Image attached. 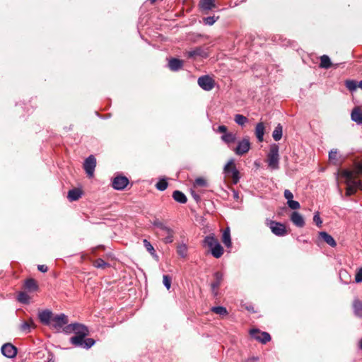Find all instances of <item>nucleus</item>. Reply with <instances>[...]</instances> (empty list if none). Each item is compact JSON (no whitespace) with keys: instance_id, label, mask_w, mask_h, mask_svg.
Wrapping results in <instances>:
<instances>
[{"instance_id":"4c0bfd02","label":"nucleus","mask_w":362,"mask_h":362,"mask_svg":"<svg viewBox=\"0 0 362 362\" xmlns=\"http://www.w3.org/2000/svg\"><path fill=\"white\" fill-rule=\"evenodd\" d=\"M168 183L165 179H160L156 184V187L159 191H164L167 189Z\"/></svg>"},{"instance_id":"423d86ee","label":"nucleus","mask_w":362,"mask_h":362,"mask_svg":"<svg viewBox=\"0 0 362 362\" xmlns=\"http://www.w3.org/2000/svg\"><path fill=\"white\" fill-rule=\"evenodd\" d=\"M267 225L269 227L272 233L276 236L282 237L287 234L286 227L282 223L267 219Z\"/></svg>"},{"instance_id":"ddd939ff","label":"nucleus","mask_w":362,"mask_h":362,"mask_svg":"<svg viewBox=\"0 0 362 362\" xmlns=\"http://www.w3.org/2000/svg\"><path fill=\"white\" fill-rule=\"evenodd\" d=\"M68 322V317L66 315L62 313L60 315H57L53 317L52 319L51 327L57 330L60 329L64 325H66Z\"/></svg>"},{"instance_id":"c03bdc74","label":"nucleus","mask_w":362,"mask_h":362,"mask_svg":"<svg viewBox=\"0 0 362 362\" xmlns=\"http://www.w3.org/2000/svg\"><path fill=\"white\" fill-rule=\"evenodd\" d=\"M194 186L206 187L207 185L206 181L203 177H197L194 181Z\"/></svg>"},{"instance_id":"aec40b11","label":"nucleus","mask_w":362,"mask_h":362,"mask_svg":"<svg viewBox=\"0 0 362 362\" xmlns=\"http://www.w3.org/2000/svg\"><path fill=\"white\" fill-rule=\"evenodd\" d=\"M186 54L188 58H195L196 57H207V54L201 47H197L194 49L188 51Z\"/></svg>"},{"instance_id":"c756f323","label":"nucleus","mask_w":362,"mask_h":362,"mask_svg":"<svg viewBox=\"0 0 362 362\" xmlns=\"http://www.w3.org/2000/svg\"><path fill=\"white\" fill-rule=\"evenodd\" d=\"M143 244L146 250L153 257H158L156 250L151 243L146 239L143 240Z\"/></svg>"},{"instance_id":"9d476101","label":"nucleus","mask_w":362,"mask_h":362,"mask_svg":"<svg viewBox=\"0 0 362 362\" xmlns=\"http://www.w3.org/2000/svg\"><path fill=\"white\" fill-rule=\"evenodd\" d=\"M214 281L211 284V289L214 296L218 295V288L223 281V273L221 272H216L214 274Z\"/></svg>"},{"instance_id":"de8ad7c7","label":"nucleus","mask_w":362,"mask_h":362,"mask_svg":"<svg viewBox=\"0 0 362 362\" xmlns=\"http://www.w3.org/2000/svg\"><path fill=\"white\" fill-rule=\"evenodd\" d=\"M343 176L346 179V180H356L354 175V173L350 170L344 171Z\"/></svg>"},{"instance_id":"f3484780","label":"nucleus","mask_w":362,"mask_h":362,"mask_svg":"<svg viewBox=\"0 0 362 362\" xmlns=\"http://www.w3.org/2000/svg\"><path fill=\"white\" fill-rule=\"evenodd\" d=\"M52 312L49 310H44L38 313L40 321L45 325H51L52 319Z\"/></svg>"},{"instance_id":"2eb2a0df","label":"nucleus","mask_w":362,"mask_h":362,"mask_svg":"<svg viewBox=\"0 0 362 362\" xmlns=\"http://www.w3.org/2000/svg\"><path fill=\"white\" fill-rule=\"evenodd\" d=\"M1 353L4 356L11 358L16 356L17 349L11 344L6 343L1 346Z\"/></svg>"},{"instance_id":"680f3d73","label":"nucleus","mask_w":362,"mask_h":362,"mask_svg":"<svg viewBox=\"0 0 362 362\" xmlns=\"http://www.w3.org/2000/svg\"><path fill=\"white\" fill-rule=\"evenodd\" d=\"M243 362H246V361H243Z\"/></svg>"},{"instance_id":"ea45409f","label":"nucleus","mask_w":362,"mask_h":362,"mask_svg":"<svg viewBox=\"0 0 362 362\" xmlns=\"http://www.w3.org/2000/svg\"><path fill=\"white\" fill-rule=\"evenodd\" d=\"M219 18V16H208L203 18V22L204 25H214L216 21Z\"/></svg>"},{"instance_id":"3c124183","label":"nucleus","mask_w":362,"mask_h":362,"mask_svg":"<svg viewBox=\"0 0 362 362\" xmlns=\"http://www.w3.org/2000/svg\"><path fill=\"white\" fill-rule=\"evenodd\" d=\"M284 195L285 199H287V202L292 200L293 198V194L289 189H285L284 192Z\"/></svg>"},{"instance_id":"052dcab7","label":"nucleus","mask_w":362,"mask_h":362,"mask_svg":"<svg viewBox=\"0 0 362 362\" xmlns=\"http://www.w3.org/2000/svg\"><path fill=\"white\" fill-rule=\"evenodd\" d=\"M157 0H150V1L153 4L155 3Z\"/></svg>"},{"instance_id":"79ce46f5","label":"nucleus","mask_w":362,"mask_h":362,"mask_svg":"<svg viewBox=\"0 0 362 362\" xmlns=\"http://www.w3.org/2000/svg\"><path fill=\"white\" fill-rule=\"evenodd\" d=\"M346 86L349 90H355L357 88V83L353 80H347L346 81Z\"/></svg>"},{"instance_id":"e433bc0d","label":"nucleus","mask_w":362,"mask_h":362,"mask_svg":"<svg viewBox=\"0 0 362 362\" xmlns=\"http://www.w3.org/2000/svg\"><path fill=\"white\" fill-rule=\"evenodd\" d=\"M30 296L25 292H20L18 295V300L20 303L24 304H28L30 303Z\"/></svg>"},{"instance_id":"2f4dec72","label":"nucleus","mask_w":362,"mask_h":362,"mask_svg":"<svg viewBox=\"0 0 362 362\" xmlns=\"http://www.w3.org/2000/svg\"><path fill=\"white\" fill-rule=\"evenodd\" d=\"M332 66V62L327 55H322L320 57V67L324 69H329Z\"/></svg>"},{"instance_id":"7c9ffc66","label":"nucleus","mask_w":362,"mask_h":362,"mask_svg":"<svg viewBox=\"0 0 362 362\" xmlns=\"http://www.w3.org/2000/svg\"><path fill=\"white\" fill-rule=\"evenodd\" d=\"M188 247L185 243L179 244L177 247V252L179 256L185 258L187 256Z\"/></svg>"},{"instance_id":"72a5a7b5","label":"nucleus","mask_w":362,"mask_h":362,"mask_svg":"<svg viewBox=\"0 0 362 362\" xmlns=\"http://www.w3.org/2000/svg\"><path fill=\"white\" fill-rule=\"evenodd\" d=\"M211 310L220 316H226L228 315L227 309L223 306H214L211 308Z\"/></svg>"},{"instance_id":"473e14b6","label":"nucleus","mask_w":362,"mask_h":362,"mask_svg":"<svg viewBox=\"0 0 362 362\" xmlns=\"http://www.w3.org/2000/svg\"><path fill=\"white\" fill-rule=\"evenodd\" d=\"M282 126L279 124L274 129L273 133H272V137L273 139L278 141H279L282 137Z\"/></svg>"},{"instance_id":"412c9836","label":"nucleus","mask_w":362,"mask_h":362,"mask_svg":"<svg viewBox=\"0 0 362 362\" xmlns=\"http://www.w3.org/2000/svg\"><path fill=\"white\" fill-rule=\"evenodd\" d=\"M319 236L329 246L334 247L337 245V243L332 235L328 234L325 231H321L319 233Z\"/></svg>"},{"instance_id":"a19ab883","label":"nucleus","mask_w":362,"mask_h":362,"mask_svg":"<svg viewBox=\"0 0 362 362\" xmlns=\"http://www.w3.org/2000/svg\"><path fill=\"white\" fill-rule=\"evenodd\" d=\"M93 265L96 268L104 269L108 266V264L103 259L98 258L94 262Z\"/></svg>"},{"instance_id":"5701e85b","label":"nucleus","mask_w":362,"mask_h":362,"mask_svg":"<svg viewBox=\"0 0 362 362\" xmlns=\"http://www.w3.org/2000/svg\"><path fill=\"white\" fill-rule=\"evenodd\" d=\"M183 62L182 60L173 58L169 61L168 66L170 70L176 71L182 67Z\"/></svg>"},{"instance_id":"c85d7f7f","label":"nucleus","mask_w":362,"mask_h":362,"mask_svg":"<svg viewBox=\"0 0 362 362\" xmlns=\"http://www.w3.org/2000/svg\"><path fill=\"white\" fill-rule=\"evenodd\" d=\"M222 241L226 247H229L231 246L230 233L228 228L224 230L223 233Z\"/></svg>"},{"instance_id":"8fccbe9b","label":"nucleus","mask_w":362,"mask_h":362,"mask_svg":"<svg viewBox=\"0 0 362 362\" xmlns=\"http://www.w3.org/2000/svg\"><path fill=\"white\" fill-rule=\"evenodd\" d=\"M355 281L356 283L362 282V267L357 271L355 276Z\"/></svg>"},{"instance_id":"6ab92c4d","label":"nucleus","mask_w":362,"mask_h":362,"mask_svg":"<svg viewBox=\"0 0 362 362\" xmlns=\"http://www.w3.org/2000/svg\"><path fill=\"white\" fill-rule=\"evenodd\" d=\"M291 221L297 227L303 228L305 226V221L303 216L297 211H293L291 214Z\"/></svg>"},{"instance_id":"5fc2aeb1","label":"nucleus","mask_w":362,"mask_h":362,"mask_svg":"<svg viewBox=\"0 0 362 362\" xmlns=\"http://www.w3.org/2000/svg\"><path fill=\"white\" fill-rule=\"evenodd\" d=\"M37 269L41 272H46L48 270V267L46 265L44 264H39L37 266Z\"/></svg>"},{"instance_id":"1a4fd4ad","label":"nucleus","mask_w":362,"mask_h":362,"mask_svg":"<svg viewBox=\"0 0 362 362\" xmlns=\"http://www.w3.org/2000/svg\"><path fill=\"white\" fill-rule=\"evenodd\" d=\"M250 334L251 337L262 344H266L271 340V336L268 332H261L258 329H252Z\"/></svg>"},{"instance_id":"dca6fc26","label":"nucleus","mask_w":362,"mask_h":362,"mask_svg":"<svg viewBox=\"0 0 362 362\" xmlns=\"http://www.w3.org/2000/svg\"><path fill=\"white\" fill-rule=\"evenodd\" d=\"M199 10L205 13L216 8L215 0H200L199 3Z\"/></svg>"},{"instance_id":"6e6d98bb","label":"nucleus","mask_w":362,"mask_h":362,"mask_svg":"<svg viewBox=\"0 0 362 362\" xmlns=\"http://www.w3.org/2000/svg\"><path fill=\"white\" fill-rule=\"evenodd\" d=\"M245 361H246V362H256V361H259V357L252 356V357L248 358Z\"/></svg>"},{"instance_id":"6e6552de","label":"nucleus","mask_w":362,"mask_h":362,"mask_svg":"<svg viewBox=\"0 0 362 362\" xmlns=\"http://www.w3.org/2000/svg\"><path fill=\"white\" fill-rule=\"evenodd\" d=\"M250 149V142L248 137H245L238 142L234 152L238 156H243L247 153Z\"/></svg>"},{"instance_id":"f8f14e48","label":"nucleus","mask_w":362,"mask_h":362,"mask_svg":"<svg viewBox=\"0 0 362 362\" xmlns=\"http://www.w3.org/2000/svg\"><path fill=\"white\" fill-rule=\"evenodd\" d=\"M347 185L346 190V195L351 196L356 193L357 189H362V182L358 180H346Z\"/></svg>"},{"instance_id":"4468645a","label":"nucleus","mask_w":362,"mask_h":362,"mask_svg":"<svg viewBox=\"0 0 362 362\" xmlns=\"http://www.w3.org/2000/svg\"><path fill=\"white\" fill-rule=\"evenodd\" d=\"M129 184V180L127 177L122 175L116 176L112 179V186L115 189L122 190Z\"/></svg>"},{"instance_id":"bf43d9fd","label":"nucleus","mask_w":362,"mask_h":362,"mask_svg":"<svg viewBox=\"0 0 362 362\" xmlns=\"http://www.w3.org/2000/svg\"><path fill=\"white\" fill-rule=\"evenodd\" d=\"M360 348L362 349V339L360 341Z\"/></svg>"},{"instance_id":"4be33fe9","label":"nucleus","mask_w":362,"mask_h":362,"mask_svg":"<svg viewBox=\"0 0 362 362\" xmlns=\"http://www.w3.org/2000/svg\"><path fill=\"white\" fill-rule=\"evenodd\" d=\"M265 131V127L263 122H259L257 124L255 127V136L258 141L262 142L264 140V134Z\"/></svg>"},{"instance_id":"393cba45","label":"nucleus","mask_w":362,"mask_h":362,"mask_svg":"<svg viewBox=\"0 0 362 362\" xmlns=\"http://www.w3.org/2000/svg\"><path fill=\"white\" fill-rule=\"evenodd\" d=\"M173 198L175 201L180 204H185L187 201L185 194L179 190H175L173 192Z\"/></svg>"},{"instance_id":"bb28decb","label":"nucleus","mask_w":362,"mask_h":362,"mask_svg":"<svg viewBox=\"0 0 362 362\" xmlns=\"http://www.w3.org/2000/svg\"><path fill=\"white\" fill-rule=\"evenodd\" d=\"M221 139L223 142L230 146V144L235 143L236 141V135L232 132H228L226 134L221 136Z\"/></svg>"},{"instance_id":"f03ea898","label":"nucleus","mask_w":362,"mask_h":362,"mask_svg":"<svg viewBox=\"0 0 362 362\" xmlns=\"http://www.w3.org/2000/svg\"><path fill=\"white\" fill-rule=\"evenodd\" d=\"M204 245L210 249L211 255L215 258H219L223 254V247L213 235H209L205 237L204 240Z\"/></svg>"},{"instance_id":"f257e3e1","label":"nucleus","mask_w":362,"mask_h":362,"mask_svg":"<svg viewBox=\"0 0 362 362\" xmlns=\"http://www.w3.org/2000/svg\"><path fill=\"white\" fill-rule=\"evenodd\" d=\"M66 334L74 333L75 336L70 338V342L76 347L88 349L92 347L95 341L92 338H86L89 334V330L86 326L80 323H71L64 328Z\"/></svg>"},{"instance_id":"f704fd0d","label":"nucleus","mask_w":362,"mask_h":362,"mask_svg":"<svg viewBox=\"0 0 362 362\" xmlns=\"http://www.w3.org/2000/svg\"><path fill=\"white\" fill-rule=\"evenodd\" d=\"M234 121L238 125L244 126L248 122V119L243 115L236 114L234 117Z\"/></svg>"},{"instance_id":"09e8293b","label":"nucleus","mask_w":362,"mask_h":362,"mask_svg":"<svg viewBox=\"0 0 362 362\" xmlns=\"http://www.w3.org/2000/svg\"><path fill=\"white\" fill-rule=\"evenodd\" d=\"M337 149H332L329 152V159L330 160H337Z\"/></svg>"},{"instance_id":"9b49d317","label":"nucleus","mask_w":362,"mask_h":362,"mask_svg":"<svg viewBox=\"0 0 362 362\" xmlns=\"http://www.w3.org/2000/svg\"><path fill=\"white\" fill-rule=\"evenodd\" d=\"M96 166V159L93 156H89L84 161L83 168L89 177H92Z\"/></svg>"},{"instance_id":"c9c22d12","label":"nucleus","mask_w":362,"mask_h":362,"mask_svg":"<svg viewBox=\"0 0 362 362\" xmlns=\"http://www.w3.org/2000/svg\"><path fill=\"white\" fill-rule=\"evenodd\" d=\"M34 327V322L32 320H30V322H23L21 325V330L25 333H29L30 332V327Z\"/></svg>"},{"instance_id":"39448f33","label":"nucleus","mask_w":362,"mask_h":362,"mask_svg":"<svg viewBox=\"0 0 362 362\" xmlns=\"http://www.w3.org/2000/svg\"><path fill=\"white\" fill-rule=\"evenodd\" d=\"M223 172L227 177H230L233 183L236 185L240 180V173L234 165L233 160H230L224 166Z\"/></svg>"},{"instance_id":"cd10ccee","label":"nucleus","mask_w":362,"mask_h":362,"mask_svg":"<svg viewBox=\"0 0 362 362\" xmlns=\"http://www.w3.org/2000/svg\"><path fill=\"white\" fill-rule=\"evenodd\" d=\"M24 286L28 291H35L38 288L37 284L33 279H27L25 282Z\"/></svg>"},{"instance_id":"4d7b16f0","label":"nucleus","mask_w":362,"mask_h":362,"mask_svg":"<svg viewBox=\"0 0 362 362\" xmlns=\"http://www.w3.org/2000/svg\"><path fill=\"white\" fill-rule=\"evenodd\" d=\"M233 196L234 199H235V200L239 199V193L238 191L233 189Z\"/></svg>"},{"instance_id":"a211bd4d","label":"nucleus","mask_w":362,"mask_h":362,"mask_svg":"<svg viewBox=\"0 0 362 362\" xmlns=\"http://www.w3.org/2000/svg\"><path fill=\"white\" fill-rule=\"evenodd\" d=\"M351 118L357 124H362V107L359 106L355 107L351 111Z\"/></svg>"},{"instance_id":"a878e982","label":"nucleus","mask_w":362,"mask_h":362,"mask_svg":"<svg viewBox=\"0 0 362 362\" xmlns=\"http://www.w3.org/2000/svg\"><path fill=\"white\" fill-rule=\"evenodd\" d=\"M353 310L354 315L358 317H362V302L358 299H355L353 302Z\"/></svg>"},{"instance_id":"a18cd8bd","label":"nucleus","mask_w":362,"mask_h":362,"mask_svg":"<svg viewBox=\"0 0 362 362\" xmlns=\"http://www.w3.org/2000/svg\"><path fill=\"white\" fill-rule=\"evenodd\" d=\"M287 204L288 207L293 210L298 209L300 207L299 202L293 199L287 202Z\"/></svg>"},{"instance_id":"864d4df0","label":"nucleus","mask_w":362,"mask_h":362,"mask_svg":"<svg viewBox=\"0 0 362 362\" xmlns=\"http://www.w3.org/2000/svg\"><path fill=\"white\" fill-rule=\"evenodd\" d=\"M191 195L193 197V199L196 201L197 203H198L201 198L199 194H197L194 191H191Z\"/></svg>"},{"instance_id":"58836bf2","label":"nucleus","mask_w":362,"mask_h":362,"mask_svg":"<svg viewBox=\"0 0 362 362\" xmlns=\"http://www.w3.org/2000/svg\"><path fill=\"white\" fill-rule=\"evenodd\" d=\"M339 277L345 284H347L351 281V276L346 270H341L339 272Z\"/></svg>"},{"instance_id":"13d9d810","label":"nucleus","mask_w":362,"mask_h":362,"mask_svg":"<svg viewBox=\"0 0 362 362\" xmlns=\"http://www.w3.org/2000/svg\"><path fill=\"white\" fill-rule=\"evenodd\" d=\"M357 87L360 88L362 90V81L357 83Z\"/></svg>"},{"instance_id":"b1692460","label":"nucleus","mask_w":362,"mask_h":362,"mask_svg":"<svg viewBox=\"0 0 362 362\" xmlns=\"http://www.w3.org/2000/svg\"><path fill=\"white\" fill-rule=\"evenodd\" d=\"M81 196V190L77 188H74L69 191L67 197L70 201L72 202L79 199Z\"/></svg>"},{"instance_id":"603ef678","label":"nucleus","mask_w":362,"mask_h":362,"mask_svg":"<svg viewBox=\"0 0 362 362\" xmlns=\"http://www.w3.org/2000/svg\"><path fill=\"white\" fill-rule=\"evenodd\" d=\"M216 132L222 133L223 134H226L228 132L227 127L225 125H220L218 127Z\"/></svg>"},{"instance_id":"20e7f679","label":"nucleus","mask_w":362,"mask_h":362,"mask_svg":"<svg viewBox=\"0 0 362 362\" xmlns=\"http://www.w3.org/2000/svg\"><path fill=\"white\" fill-rule=\"evenodd\" d=\"M153 225L160 230V235L165 236L163 241L165 243H171L173 241V230L158 220L153 221Z\"/></svg>"},{"instance_id":"7ed1b4c3","label":"nucleus","mask_w":362,"mask_h":362,"mask_svg":"<svg viewBox=\"0 0 362 362\" xmlns=\"http://www.w3.org/2000/svg\"><path fill=\"white\" fill-rule=\"evenodd\" d=\"M279 146L273 144L270 146L269 152L267 155L268 166L272 170H277L279 168Z\"/></svg>"},{"instance_id":"37998d69","label":"nucleus","mask_w":362,"mask_h":362,"mask_svg":"<svg viewBox=\"0 0 362 362\" xmlns=\"http://www.w3.org/2000/svg\"><path fill=\"white\" fill-rule=\"evenodd\" d=\"M163 283L165 288L169 290L171 286V277L168 275H163Z\"/></svg>"},{"instance_id":"0eeeda50","label":"nucleus","mask_w":362,"mask_h":362,"mask_svg":"<svg viewBox=\"0 0 362 362\" xmlns=\"http://www.w3.org/2000/svg\"><path fill=\"white\" fill-rule=\"evenodd\" d=\"M197 83L201 88L206 91L211 90L215 86V81L209 75L199 77Z\"/></svg>"},{"instance_id":"49530a36","label":"nucleus","mask_w":362,"mask_h":362,"mask_svg":"<svg viewBox=\"0 0 362 362\" xmlns=\"http://www.w3.org/2000/svg\"><path fill=\"white\" fill-rule=\"evenodd\" d=\"M313 221L315 223L317 227L322 226V221L320 216V213L318 211L315 213L313 216Z\"/></svg>"}]
</instances>
